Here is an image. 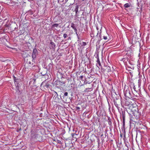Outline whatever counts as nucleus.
Here are the masks:
<instances>
[{"label":"nucleus","mask_w":150,"mask_h":150,"mask_svg":"<svg viewBox=\"0 0 150 150\" xmlns=\"http://www.w3.org/2000/svg\"><path fill=\"white\" fill-rule=\"evenodd\" d=\"M124 93L126 98H132V94L130 92L129 89H127L125 91H124Z\"/></svg>","instance_id":"nucleus-1"},{"label":"nucleus","mask_w":150,"mask_h":150,"mask_svg":"<svg viewBox=\"0 0 150 150\" xmlns=\"http://www.w3.org/2000/svg\"><path fill=\"white\" fill-rule=\"evenodd\" d=\"M38 54V52L36 48H34L33 51L32 58V60H34L36 58V57Z\"/></svg>","instance_id":"nucleus-2"},{"label":"nucleus","mask_w":150,"mask_h":150,"mask_svg":"<svg viewBox=\"0 0 150 150\" xmlns=\"http://www.w3.org/2000/svg\"><path fill=\"white\" fill-rule=\"evenodd\" d=\"M39 135L36 133H33L31 134V137L32 139H37L38 138Z\"/></svg>","instance_id":"nucleus-3"},{"label":"nucleus","mask_w":150,"mask_h":150,"mask_svg":"<svg viewBox=\"0 0 150 150\" xmlns=\"http://www.w3.org/2000/svg\"><path fill=\"white\" fill-rule=\"evenodd\" d=\"M50 44L51 45V46L50 47V49L55 50L56 46L55 43L52 41H51L50 42Z\"/></svg>","instance_id":"nucleus-4"},{"label":"nucleus","mask_w":150,"mask_h":150,"mask_svg":"<svg viewBox=\"0 0 150 150\" xmlns=\"http://www.w3.org/2000/svg\"><path fill=\"white\" fill-rule=\"evenodd\" d=\"M71 27L74 30L75 32H76V33L77 34V29H76V27L75 26V25L73 23H71ZM77 35L78 36V39H79L78 35L77 34Z\"/></svg>","instance_id":"nucleus-5"},{"label":"nucleus","mask_w":150,"mask_h":150,"mask_svg":"<svg viewBox=\"0 0 150 150\" xmlns=\"http://www.w3.org/2000/svg\"><path fill=\"white\" fill-rule=\"evenodd\" d=\"M55 93L56 95H55L53 97V98H54L55 101L57 102L59 100L61 99V98H60V97L59 98L58 97V94L56 92H55Z\"/></svg>","instance_id":"nucleus-6"},{"label":"nucleus","mask_w":150,"mask_h":150,"mask_svg":"<svg viewBox=\"0 0 150 150\" xmlns=\"http://www.w3.org/2000/svg\"><path fill=\"white\" fill-rule=\"evenodd\" d=\"M68 95V93L67 92H65L64 93V95L62 97L61 96V95L60 96V98L61 100H65L66 98V97Z\"/></svg>","instance_id":"nucleus-7"},{"label":"nucleus","mask_w":150,"mask_h":150,"mask_svg":"<svg viewBox=\"0 0 150 150\" xmlns=\"http://www.w3.org/2000/svg\"><path fill=\"white\" fill-rule=\"evenodd\" d=\"M122 119H123V126H125V111H122Z\"/></svg>","instance_id":"nucleus-8"},{"label":"nucleus","mask_w":150,"mask_h":150,"mask_svg":"<svg viewBox=\"0 0 150 150\" xmlns=\"http://www.w3.org/2000/svg\"><path fill=\"white\" fill-rule=\"evenodd\" d=\"M118 101H119V100H118L117 99L115 101V100L114 101V104L118 109L119 108L118 105L120 104V102Z\"/></svg>","instance_id":"nucleus-9"},{"label":"nucleus","mask_w":150,"mask_h":150,"mask_svg":"<svg viewBox=\"0 0 150 150\" xmlns=\"http://www.w3.org/2000/svg\"><path fill=\"white\" fill-rule=\"evenodd\" d=\"M105 70L108 72L111 71L110 67L109 66H105Z\"/></svg>","instance_id":"nucleus-10"},{"label":"nucleus","mask_w":150,"mask_h":150,"mask_svg":"<svg viewBox=\"0 0 150 150\" xmlns=\"http://www.w3.org/2000/svg\"><path fill=\"white\" fill-rule=\"evenodd\" d=\"M13 79L15 81V82L17 83H18L19 82V80L16 78L15 76H13Z\"/></svg>","instance_id":"nucleus-11"},{"label":"nucleus","mask_w":150,"mask_h":150,"mask_svg":"<svg viewBox=\"0 0 150 150\" xmlns=\"http://www.w3.org/2000/svg\"><path fill=\"white\" fill-rule=\"evenodd\" d=\"M59 24H54L52 25V28H54L55 30H56V29L55 28V27L57 28L59 26Z\"/></svg>","instance_id":"nucleus-12"},{"label":"nucleus","mask_w":150,"mask_h":150,"mask_svg":"<svg viewBox=\"0 0 150 150\" xmlns=\"http://www.w3.org/2000/svg\"><path fill=\"white\" fill-rule=\"evenodd\" d=\"M57 83H58L60 86H62L63 84L65 83V82L64 81H59L57 82Z\"/></svg>","instance_id":"nucleus-13"},{"label":"nucleus","mask_w":150,"mask_h":150,"mask_svg":"<svg viewBox=\"0 0 150 150\" xmlns=\"http://www.w3.org/2000/svg\"><path fill=\"white\" fill-rule=\"evenodd\" d=\"M108 123L109 125H110V126L112 125V122L111 121V119H110V117H108Z\"/></svg>","instance_id":"nucleus-14"},{"label":"nucleus","mask_w":150,"mask_h":150,"mask_svg":"<svg viewBox=\"0 0 150 150\" xmlns=\"http://www.w3.org/2000/svg\"><path fill=\"white\" fill-rule=\"evenodd\" d=\"M130 6V5L128 3H126L124 4V7H125V8H127L129 7Z\"/></svg>","instance_id":"nucleus-15"},{"label":"nucleus","mask_w":150,"mask_h":150,"mask_svg":"<svg viewBox=\"0 0 150 150\" xmlns=\"http://www.w3.org/2000/svg\"><path fill=\"white\" fill-rule=\"evenodd\" d=\"M75 9V11H76V14L78 11L79 6L77 5H76Z\"/></svg>","instance_id":"nucleus-16"},{"label":"nucleus","mask_w":150,"mask_h":150,"mask_svg":"<svg viewBox=\"0 0 150 150\" xmlns=\"http://www.w3.org/2000/svg\"><path fill=\"white\" fill-rule=\"evenodd\" d=\"M31 59V58L30 57H29L28 59H27V62L28 63V64H31V62H30V59Z\"/></svg>","instance_id":"nucleus-17"},{"label":"nucleus","mask_w":150,"mask_h":150,"mask_svg":"<svg viewBox=\"0 0 150 150\" xmlns=\"http://www.w3.org/2000/svg\"><path fill=\"white\" fill-rule=\"evenodd\" d=\"M97 62L98 64H99V66H101V63L99 59L98 58V59H97Z\"/></svg>","instance_id":"nucleus-18"},{"label":"nucleus","mask_w":150,"mask_h":150,"mask_svg":"<svg viewBox=\"0 0 150 150\" xmlns=\"http://www.w3.org/2000/svg\"><path fill=\"white\" fill-rule=\"evenodd\" d=\"M95 32H93L91 34V36L92 37H95Z\"/></svg>","instance_id":"nucleus-19"},{"label":"nucleus","mask_w":150,"mask_h":150,"mask_svg":"<svg viewBox=\"0 0 150 150\" xmlns=\"http://www.w3.org/2000/svg\"><path fill=\"white\" fill-rule=\"evenodd\" d=\"M100 32L99 33V37H100V39H99V40H102V38H101V30H100Z\"/></svg>","instance_id":"nucleus-20"},{"label":"nucleus","mask_w":150,"mask_h":150,"mask_svg":"<svg viewBox=\"0 0 150 150\" xmlns=\"http://www.w3.org/2000/svg\"><path fill=\"white\" fill-rule=\"evenodd\" d=\"M86 45V42H82L81 45L82 46H85Z\"/></svg>","instance_id":"nucleus-21"},{"label":"nucleus","mask_w":150,"mask_h":150,"mask_svg":"<svg viewBox=\"0 0 150 150\" xmlns=\"http://www.w3.org/2000/svg\"><path fill=\"white\" fill-rule=\"evenodd\" d=\"M3 41L4 42V37H2V38H0V41Z\"/></svg>","instance_id":"nucleus-22"},{"label":"nucleus","mask_w":150,"mask_h":150,"mask_svg":"<svg viewBox=\"0 0 150 150\" xmlns=\"http://www.w3.org/2000/svg\"><path fill=\"white\" fill-rule=\"evenodd\" d=\"M103 39L105 40H107L108 39L107 36H103Z\"/></svg>","instance_id":"nucleus-23"},{"label":"nucleus","mask_w":150,"mask_h":150,"mask_svg":"<svg viewBox=\"0 0 150 150\" xmlns=\"http://www.w3.org/2000/svg\"><path fill=\"white\" fill-rule=\"evenodd\" d=\"M104 138H105V137H102L101 138V140H102V142H104Z\"/></svg>","instance_id":"nucleus-24"},{"label":"nucleus","mask_w":150,"mask_h":150,"mask_svg":"<svg viewBox=\"0 0 150 150\" xmlns=\"http://www.w3.org/2000/svg\"><path fill=\"white\" fill-rule=\"evenodd\" d=\"M105 138L106 136V134H108L107 133V130L105 131Z\"/></svg>","instance_id":"nucleus-25"},{"label":"nucleus","mask_w":150,"mask_h":150,"mask_svg":"<svg viewBox=\"0 0 150 150\" xmlns=\"http://www.w3.org/2000/svg\"><path fill=\"white\" fill-rule=\"evenodd\" d=\"M67 35L66 34H64L63 35V37L64 38H66L67 37Z\"/></svg>","instance_id":"nucleus-26"},{"label":"nucleus","mask_w":150,"mask_h":150,"mask_svg":"<svg viewBox=\"0 0 150 150\" xmlns=\"http://www.w3.org/2000/svg\"><path fill=\"white\" fill-rule=\"evenodd\" d=\"M71 135H72V137H73V138H75V137H74V136H75V135H76V134H74H74H71Z\"/></svg>","instance_id":"nucleus-27"},{"label":"nucleus","mask_w":150,"mask_h":150,"mask_svg":"<svg viewBox=\"0 0 150 150\" xmlns=\"http://www.w3.org/2000/svg\"><path fill=\"white\" fill-rule=\"evenodd\" d=\"M83 78V76H81L79 78V79H80L81 80H82V79Z\"/></svg>","instance_id":"nucleus-28"},{"label":"nucleus","mask_w":150,"mask_h":150,"mask_svg":"<svg viewBox=\"0 0 150 150\" xmlns=\"http://www.w3.org/2000/svg\"><path fill=\"white\" fill-rule=\"evenodd\" d=\"M133 86H134L133 88H134V91H136V88L135 87V86L134 85V84H133Z\"/></svg>","instance_id":"nucleus-29"},{"label":"nucleus","mask_w":150,"mask_h":150,"mask_svg":"<svg viewBox=\"0 0 150 150\" xmlns=\"http://www.w3.org/2000/svg\"><path fill=\"white\" fill-rule=\"evenodd\" d=\"M76 110H79L80 109V108L79 107H76Z\"/></svg>","instance_id":"nucleus-30"},{"label":"nucleus","mask_w":150,"mask_h":150,"mask_svg":"<svg viewBox=\"0 0 150 150\" xmlns=\"http://www.w3.org/2000/svg\"><path fill=\"white\" fill-rule=\"evenodd\" d=\"M125 145L126 146H127V148H128V146H127V144H126V143L125 144Z\"/></svg>","instance_id":"nucleus-31"},{"label":"nucleus","mask_w":150,"mask_h":150,"mask_svg":"<svg viewBox=\"0 0 150 150\" xmlns=\"http://www.w3.org/2000/svg\"><path fill=\"white\" fill-rule=\"evenodd\" d=\"M133 94L135 96H137V95H135V94H134V93H133Z\"/></svg>","instance_id":"nucleus-32"},{"label":"nucleus","mask_w":150,"mask_h":150,"mask_svg":"<svg viewBox=\"0 0 150 150\" xmlns=\"http://www.w3.org/2000/svg\"><path fill=\"white\" fill-rule=\"evenodd\" d=\"M103 134H102L100 135V137H102L103 136Z\"/></svg>","instance_id":"nucleus-33"},{"label":"nucleus","mask_w":150,"mask_h":150,"mask_svg":"<svg viewBox=\"0 0 150 150\" xmlns=\"http://www.w3.org/2000/svg\"><path fill=\"white\" fill-rule=\"evenodd\" d=\"M98 33H97V35H96V36H97V35H98Z\"/></svg>","instance_id":"nucleus-34"},{"label":"nucleus","mask_w":150,"mask_h":150,"mask_svg":"<svg viewBox=\"0 0 150 150\" xmlns=\"http://www.w3.org/2000/svg\"><path fill=\"white\" fill-rule=\"evenodd\" d=\"M96 28H97V30H98V27H96Z\"/></svg>","instance_id":"nucleus-35"},{"label":"nucleus","mask_w":150,"mask_h":150,"mask_svg":"<svg viewBox=\"0 0 150 150\" xmlns=\"http://www.w3.org/2000/svg\"><path fill=\"white\" fill-rule=\"evenodd\" d=\"M110 141H111V142H112L113 141V140H110Z\"/></svg>","instance_id":"nucleus-36"},{"label":"nucleus","mask_w":150,"mask_h":150,"mask_svg":"<svg viewBox=\"0 0 150 150\" xmlns=\"http://www.w3.org/2000/svg\"><path fill=\"white\" fill-rule=\"evenodd\" d=\"M140 80H139V81Z\"/></svg>","instance_id":"nucleus-37"},{"label":"nucleus","mask_w":150,"mask_h":150,"mask_svg":"<svg viewBox=\"0 0 150 150\" xmlns=\"http://www.w3.org/2000/svg\"><path fill=\"white\" fill-rule=\"evenodd\" d=\"M82 1H84V0H82Z\"/></svg>","instance_id":"nucleus-38"}]
</instances>
